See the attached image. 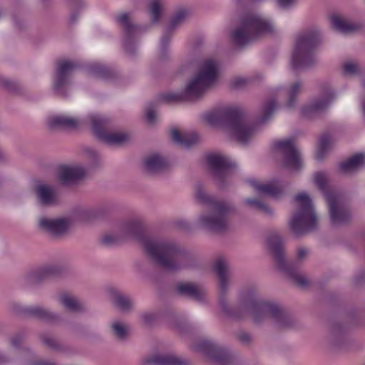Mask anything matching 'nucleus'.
<instances>
[{"instance_id":"30","label":"nucleus","mask_w":365,"mask_h":365,"mask_svg":"<svg viewBox=\"0 0 365 365\" xmlns=\"http://www.w3.org/2000/svg\"><path fill=\"white\" fill-rule=\"evenodd\" d=\"M365 164V155L357 153L342 162L339 165V169L342 173H350L356 171Z\"/></svg>"},{"instance_id":"25","label":"nucleus","mask_w":365,"mask_h":365,"mask_svg":"<svg viewBox=\"0 0 365 365\" xmlns=\"http://www.w3.org/2000/svg\"><path fill=\"white\" fill-rule=\"evenodd\" d=\"M178 293L197 302H203L205 292L202 288L190 282H180L176 285Z\"/></svg>"},{"instance_id":"37","label":"nucleus","mask_w":365,"mask_h":365,"mask_svg":"<svg viewBox=\"0 0 365 365\" xmlns=\"http://www.w3.org/2000/svg\"><path fill=\"white\" fill-rule=\"evenodd\" d=\"M89 71L94 76L104 79L109 78L112 76L111 70L100 63L91 64Z\"/></svg>"},{"instance_id":"44","label":"nucleus","mask_w":365,"mask_h":365,"mask_svg":"<svg viewBox=\"0 0 365 365\" xmlns=\"http://www.w3.org/2000/svg\"><path fill=\"white\" fill-rule=\"evenodd\" d=\"M24 338L23 334H16L13 335L9 339L10 345L15 349L20 348V346L24 341Z\"/></svg>"},{"instance_id":"50","label":"nucleus","mask_w":365,"mask_h":365,"mask_svg":"<svg viewBox=\"0 0 365 365\" xmlns=\"http://www.w3.org/2000/svg\"><path fill=\"white\" fill-rule=\"evenodd\" d=\"M155 119H156V115H155V110H153V109H148L146 110V120L147 121L150 123V124H153L155 123Z\"/></svg>"},{"instance_id":"1","label":"nucleus","mask_w":365,"mask_h":365,"mask_svg":"<svg viewBox=\"0 0 365 365\" xmlns=\"http://www.w3.org/2000/svg\"><path fill=\"white\" fill-rule=\"evenodd\" d=\"M128 240L139 242L148 257L167 270L178 271L195 264L196 258L192 252L174 242L148 235L138 220L123 223L116 233L103 236L101 242L106 246H111Z\"/></svg>"},{"instance_id":"5","label":"nucleus","mask_w":365,"mask_h":365,"mask_svg":"<svg viewBox=\"0 0 365 365\" xmlns=\"http://www.w3.org/2000/svg\"><path fill=\"white\" fill-rule=\"evenodd\" d=\"M195 198L207 206L208 213L201 214L198 222L202 227L213 232H221L227 229L228 217L235 210L231 203L215 199L207 194L204 187L197 184L195 187Z\"/></svg>"},{"instance_id":"13","label":"nucleus","mask_w":365,"mask_h":365,"mask_svg":"<svg viewBox=\"0 0 365 365\" xmlns=\"http://www.w3.org/2000/svg\"><path fill=\"white\" fill-rule=\"evenodd\" d=\"M274 150L282 156L283 165L292 171L302 168L301 154L292 138L276 140L272 144Z\"/></svg>"},{"instance_id":"3","label":"nucleus","mask_w":365,"mask_h":365,"mask_svg":"<svg viewBox=\"0 0 365 365\" xmlns=\"http://www.w3.org/2000/svg\"><path fill=\"white\" fill-rule=\"evenodd\" d=\"M202 118L212 126L225 127L242 144L251 141L257 133V126L250 124L247 117L236 108H218L205 113Z\"/></svg>"},{"instance_id":"36","label":"nucleus","mask_w":365,"mask_h":365,"mask_svg":"<svg viewBox=\"0 0 365 365\" xmlns=\"http://www.w3.org/2000/svg\"><path fill=\"white\" fill-rule=\"evenodd\" d=\"M345 331L344 327L340 324L334 325L329 334L330 343L335 346H339L344 339Z\"/></svg>"},{"instance_id":"52","label":"nucleus","mask_w":365,"mask_h":365,"mask_svg":"<svg viewBox=\"0 0 365 365\" xmlns=\"http://www.w3.org/2000/svg\"><path fill=\"white\" fill-rule=\"evenodd\" d=\"M67 1L70 4L72 9H75L76 8L83 5L81 0H67Z\"/></svg>"},{"instance_id":"57","label":"nucleus","mask_w":365,"mask_h":365,"mask_svg":"<svg viewBox=\"0 0 365 365\" xmlns=\"http://www.w3.org/2000/svg\"><path fill=\"white\" fill-rule=\"evenodd\" d=\"M9 84H10V83L7 79L4 78H0V85L5 86L6 88H9Z\"/></svg>"},{"instance_id":"29","label":"nucleus","mask_w":365,"mask_h":365,"mask_svg":"<svg viewBox=\"0 0 365 365\" xmlns=\"http://www.w3.org/2000/svg\"><path fill=\"white\" fill-rule=\"evenodd\" d=\"M302 84L299 81L294 83L287 91L283 88L279 87L273 89L272 93L275 96H279L285 93L288 96L286 106L289 108L294 107L297 103V98L300 93Z\"/></svg>"},{"instance_id":"2","label":"nucleus","mask_w":365,"mask_h":365,"mask_svg":"<svg viewBox=\"0 0 365 365\" xmlns=\"http://www.w3.org/2000/svg\"><path fill=\"white\" fill-rule=\"evenodd\" d=\"M213 269L219 280L220 304L227 314L236 318L247 316L255 324L271 321L277 329H287L293 325L292 318L279 304L261 298L253 289L244 292L240 296L239 308L232 309L224 298L230 287L229 263L225 258L219 257L214 262Z\"/></svg>"},{"instance_id":"58","label":"nucleus","mask_w":365,"mask_h":365,"mask_svg":"<svg viewBox=\"0 0 365 365\" xmlns=\"http://www.w3.org/2000/svg\"><path fill=\"white\" fill-rule=\"evenodd\" d=\"M7 159L6 154L5 152L0 148V161H4Z\"/></svg>"},{"instance_id":"16","label":"nucleus","mask_w":365,"mask_h":365,"mask_svg":"<svg viewBox=\"0 0 365 365\" xmlns=\"http://www.w3.org/2000/svg\"><path fill=\"white\" fill-rule=\"evenodd\" d=\"M11 309L17 314L37 318L47 322H58L60 320L58 314L41 306H24L14 302L11 304Z\"/></svg>"},{"instance_id":"9","label":"nucleus","mask_w":365,"mask_h":365,"mask_svg":"<svg viewBox=\"0 0 365 365\" xmlns=\"http://www.w3.org/2000/svg\"><path fill=\"white\" fill-rule=\"evenodd\" d=\"M319 41L320 34L316 29L309 30L299 35L292 57L293 69H304L317 63L315 48Z\"/></svg>"},{"instance_id":"20","label":"nucleus","mask_w":365,"mask_h":365,"mask_svg":"<svg viewBox=\"0 0 365 365\" xmlns=\"http://www.w3.org/2000/svg\"><path fill=\"white\" fill-rule=\"evenodd\" d=\"M190 16L186 9L178 10L170 20L168 28L163 33L160 43L159 58L162 60L168 56V45L171 38L172 31L181 23L185 21Z\"/></svg>"},{"instance_id":"43","label":"nucleus","mask_w":365,"mask_h":365,"mask_svg":"<svg viewBox=\"0 0 365 365\" xmlns=\"http://www.w3.org/2000/svg\"><path fill=\"white\" fill-rule=\"evenodd\" d=\"M359 66L356 63L346 62L344 65V72L347 75H355L359 73Z\"/></svg>"},{"instance_id":"10","label":"nucleus","mask_w":365,"mask_h":365,"mask_svg":"<svg viewBox=\"0 0 365 365\" xmlns=\"http://www.w3.org/2000/svg\"><path fill=\"white\" fill-rule=\"evenodd\" d=\"M297 210L289 220L291 231L301 236L317 227V217L311 198L305 192L294 197Z\"/></svg>"},{"instance_id":"19","label":"nucleus","mask_w":365,"mask_h":365,"mask_svg":"<svg viewBox=\"0 0 365 365\" xmlns=\"http://www.w3.org/2000/svg\"><path fill=\"white\" fill-rule=\"evenodd\" d=\"M115 21L123 30V43L126 52L133 54L135 53L133 38L140 31V27L132 23L130 14L128 13L118 14L115 17Z\"/></svg>"},{"instance_id":"54","label":"nucleus","mask_w":365,"mask_h":365,"mask_svg":"<svg viewBox=\"0 0 365 365\" xmlns=\"http://www.w3.org/2000/svg\"><path fill=\"white\" fill-rule=\"evenodd\" d=\"M177 224L179 227L185 229H188L190 227L189 223L185 220H179L177 222Z\"/></svg>"},{"instance_id":"56","label":"nucleus","mask_w":365,"mask_h":365,"mask_svg":"<svg viewBox=\"0 0 365 365\" xmlns=\"http://www.w3.org/2000/svg\"><path fill=\"white\" fill-rule=\"evenodd\" d=\"M78 14L75 11H73L69 18L70 24H73L77 19Z\"/></svg>"},{"instance_id":"23","label":"nucleus","mask_w":365,"mask_h":365,"mask_svg":"<svg viewBox=\"0 0 365 365\" xmlns=\"http://www.w3.org/2000/svg\"><path fill=\"white\" fill-rule=\"evenodd\" d=\"M52 128H60L65 129L76 128L82 125H91L88 115L83 118H75L65 115H58L51 117L48 121Z\"/></svg>"},{"instance_id":"46","label":"nucleus","mask_w":365,"mask_h":365,"mask_svg":"<svg viewBox=\"0 0 365 365\" xmlns=\"http://www.w3.org/2000/svg\"><path fill=\"white\" fill-rule=\"evenodd\" d=\"M96 216V210L94 208L86 207L81 210V217L85 220H89Z\"/></svg>"},{"instance_id":"45","label":"nucleus","mask_w":365,"mask_h":365,"mask_svg":"<svg viewBox=\"0 0 365 365\" xmlns=\"http://www.w3.org/2000/svg\"><path fill=\"white\" fill-rule=\"evenodd\" d=\"M156 317L153 312H145L140 315V320L144 324L150 325L155 322Z\"/></svg>"},{"instance_id":"53","label":"nucleus","mask_w":365,"mask_h":365,"mask_svg":"<svg viewBox=\"0 0 365 365\" xmlns=\"http://www.w3.org/2000/svg\"><path fill=\"white\" fill-rule=\"evenodd\" d=\"M31 365H55V364L51 361L39 360L32 362Z\"/></svg>"},{"instance_id":"39","label":"nucleus","mask_w":365,"mask_h":365,"mask_svg":"<svg viewBox=\"0 0 365 365\" xmlns=\"http://www.w3.org/2000/svg\"><path fill=\"white\" fill-rule=\"evenodd\" d=\"M245 202L246 204L256 208L257 210L264 212V213H266L268 215H273L272 209L269 206H268L267 205H266L265 203H264L263 202H262L259 200L254 199V198H252V199L248 198L245 200Z\"/></svg>"},{"instance_id":"28","label":"nucleus","mask_w":365,"mask_h":365,"mask_svg":"<svg viewBox=\"0 0 365 365\" xmlns=\"http://www.w3.org/2000/svg\"><path fill=\"white\" fill-rule=\"evenodd\" d=\"M145 364L151 365H186L185 359L178 357L174 354H155L145 359Z\"/></svg>"},{"instance_id":"8","label":"nucleus","mask_w":365,"mask_h":365,"mask_svg":"<svg viewBox=\"0 0 365 365\" xmlns=\"http://www.w3.org/2000/svg\"><path fill=\"white\" fill-rule=\"evenodd\" d=\"M314 182L326 198L331 225L339 226L347 223L351 218L349 210L344 197L329 187L326 173H317L314 175Z\"/></svg>"},{"instance_id":"6","label":"nucleus","mask_w":365,"mask_h":365,"mask_svg":"<svg viewBox=\"0 0 365 365\" xmlns=\"http://www.w3.org/2000/svg\"><path fill=\"white\" fill-rule=\"evenodd\" d=\"M267 246L272 254L277 268L284 273L291 280L302 287L309 284L306 277L299 274V262L308 256L306 247H299L297 250V259L294 262H289L285 257L284 242L282 237L276 232H271L267 237Z\"/></svg>"},{"instance_id":"35","label":"nucleus","mask_w":365,"mask_h":365,"mask_svg":"<svg viewBox=\"0 0 365 365\" xmlns=\"http://www.w3.org/2000/svg\"><path fill=\"white\" fill-rule=\"evenodd\" d=\"M113 302L114 305L122 311H128L133 306V301L132 299L125 294L116 293L113 297Z\"/></svg>"},{"instance_id":"26","label":"nucleus","mask_w":365,"mask_h":365,"mask_svg":"<svg viewBox=\"0 0 365 365\" xmlns=\"http://www.w3.org/2000/svg\"><path fill=\"white\" fill-rule=\"evenodd\" d=\"M169 166L168 160L161 155L153 153L144 160V167L150 174H155L167 169Z\"/></svg>"},{"instance_id":"40","label":"nucleus","mask_w":365,"mask_h":365,"mask_svg":"<svg viewBox=\"0 0 365 365\" xmlns=\"http://www.w3.org/2000/svg\"><path fill=\"white\" fill-rule=\"evenodd\" d=\"M149 11L151 15L152 21L158 22L163 9V5L160 0H152L149 5Z\"/></svg>"},{"instance_id":"17","label":"nucleus","mask_w":365,"mask_h":365,"mask_svg":"<svg viewBox=\"0 0 365 365\" xmlns=\"http://www.w3.org/2000/svg\"><path fill=\"white\" fill-rule=\"evenodd\" d=\"M38 227L51 236L59 237L66 235L71 226V220L66 217H40Z\"/></svg>"},{"instance_id":"18","label":"nucleus","mask_w":365,"mask_h":365,"mask_svg":"<svg viewBox=\"0 0 365 365\" xmlns=\"http://www.w3.org/2000/svg\"><path fill=\"white\" fill-rule=\"evenodd\" d=\"M62 270L59 264H48L36 268L29 272L22 279L25 286L30 287L38 284L49 277L56 276Z\"/></svg>"},{"instance_id":"27","label":"nucleus","mask_w":365,"mask_h":365,"mask_svg":"<svg viewBox=\"0 0 365 365\" xmlns=\"http://www.w3.org/2000/svg\"><path fill=\"white\" fill-rule=\"evenodd\" d=\"M250 185L260 194L278 197L282 193L284 186L281 182L277 180L270 181L267 183L261 184L255 180L250 181Z\"/></svg>"},{"instance_id":"21","label":"nucleus","mask_w":365,"mask_h":365,"mask_svg":"<svg viewBox=\"0 0 365 365\" xmlns=\"http://www.w3.org/2000/svg\"><path fill=\"white\" fill-rule=\"evenodd\" d=\"M86 175V170L81 165H62L58 168L57 178L62 185L69 187L78 183Z\"/></svg>"},{"instance_id":"33","label":"nucleus","mask_w":365,"mask_h":365,"mask_svg":"<svg viewBox=\"0 0 365 365\" xmlns=\"http://www.w3.org/2000/svg\"><path fill=\"white\" fill-rule=\"evenodd\" d=\"M332 27L337 31L346 34L352 32L358 29L356 24L349 22L344 18L339 16H332L331 17Z\"/></svg>"},{"instance_id":"48","label":"nucleus","mask_w":365,"mask_h":365,"mask_svg":"<svg viewBox=\"0 0 365 365\" xmlns=\"http://www.w3.org/2000/svg\"><path fill=\"white\" fill-rule=\"evenodd\" d=\"M249 80L247 78L238 77L232 81V86L235 88H240L248 83Z\"/></svg>"},{"instance_id":"11","label":"nucleus","mask_w":365,"mask_h":365,"mask_svg":"<svg viewBox=\"0 0 365 365\" xmlns=\"http://www.w3.org/2000/svg\"><path fill=\"white\" fill-rule=\"evenodd\" d=\"M88 120L97 138L109 145H120L129 139L125 132H110L109 120L103 115L92 113L88 114Z\"/></svg>"},{"instance_id":"4","label":"nucleus","mask_w":365,"mask_h":365,"mask_svg":"<svg viewBox=\"0 0 365 365\" xmlns=\"http://www.w3.org/2000/svg\"><path fill=\"white\" fill-rule=\"evenodd\" d=\"M218 73L219 63L216 60L212 58L204 59L198 72L187 83L183 91L165 93L161 96V98L168 103L195 101L200 98L207 88L215 84Z\"/></svg>"},{"instance_id":"22","label":"nucleus","mask_w":365,"mask_h":365,"mask_svg":"<svg viewBox=\"0 0 365 365\" xmlns=\"http://www.w3.org/2000/svg\"><path fill=\"white\" fill-rule=\"evenodd\" d=\"M334 98V92L331 89H328L322 97L314 99L302 107L301 110L302 115L307 118H313L317 116L327 108L330 102Z\"/></svg>"},{"instance_id":"59","label":"nucleus","mask_w":365,"mask_h":365,"mask_svg":"<svg viewBox=\"0 0 365 365\" xmlns=\"http://www.w3.org/2000/svg\"><path fill=\"white\" fill-rule=\"evenodd\" d=\"M363 87L365 89V81L363 82Z\"/></svg>"},{"instance_id":"15","label":"nucleus","mask_w":365,"mask_h":365,"mask_svg":"<svg viewBox=\"0 0 365 365\" xmlns=\"http://www.w3.org/2000/svg\"><path fill=\"white\" fill-rule=\"evenodd\" d=\"M78 67V63L74 61L62 60L58 62L53 78V88L57 94L66 96L71 85L69 77Z\"/></svg>"},{"instance_id":"31","label":"nucleus","mask_w":365,"mask_h":365,"mask_svg":"<svg viewBox=\"0 0 365 365\" xmlns=\"http://www.w3.org/2000/svg\"><path fill=\"white\" fill-rule=\"evenodd\" d=\"M59 302L68 311L73 312H81L84 311L83 304L76 297L68 294H61L58 297Z\"/></svg>"},{"instance_id":"32","label":"nucleus","mask_w":365,"mask_h":365,"mask_svg":"<svg viewBox=\"0 0 365 365\" xmlns=\"http://www.w3.org/2000/svg\"><path fill=\"white\" fill-rule=\"evenodd\" d=\"M172 138L175 143L184 148H189L198 140V137L195 133L181 134L175 128L172 130Z\"/></svg>"},{"instance_id":"34","label":"nucleus","mask_w":365,"mask_h":365,"mask_svg":"<svg viewBox=\"0 0 365 365\" xmlns=\"http://www.w3.org/2000/svg\"><path fill=\"white\" fill-rule=\"evenodd\" d=\"M277 104L275 99H269L267 101L262 108L261 116L259 118L257 123L262 124L266 123L272 116L273 112L277 108Z\"/></svg>"},{"instance_id":"24","label":"nucleus","mask_w":365,"mask_h":365,"mask_svg":"<svg viewBox=\"0 0 365 365\" xmlns=\"http://www.w3.org/2000/svg\"><path fill=\"white\" fill-rule=\"evenodd\" d=\"M35 193L38 204L50 206L57 201L56 188L53 185L39 183L35 187Z\"/></svg>"},{"instance_id":"42","label":"nucleus","mask_w":365,"mask_h":365,"mask_svg":"<svg viewBox=\"0 0 365 365\" xmlns=\"http://www.w3.org/2000/svg\"><path fill=\"white\" fill-rule=\"evenodd\" d=\"M41 339L42 342L50 349L56 351L62 350L61 344L56 339L46 334L42 335Z\"/></svg>"},{"instance_id":"49","label":"nucleus","mask_w":365,"mask_h":365,"mask_svg":"<svg viewBox=\"0 0 365 365\" xmlns=\"http://www.w3.org/2000/svg\"><path fill=\"white\" fill-rule=\"evenodd\" d=\"M85 152H86L88 158H89L93 162H96L99 159V154L95 150H93L92 148H86L85 150Z\"/></svg>"},{"instance_id":"12","label":"nucleus","mask_w":365,"mask_h":365,"mask_svg":"<svg viewBox=\"0 0 365 365\" xmlns=\"http://www.w3.org/2000/svg\"><path fill=\"white\" fill-rule=\"evenodd\" d=\"M206 160L210 172L220 187H224L231 178L232 168L235 167L228 157L217 154L210 153L206 155Z\"/></svg>"},{"instance_id":"38","label":"nucleus","mask_w":365,"mask_h":365,"mask_svg":"<svg viewBox=\"0 0 365 365\" xmlns=\"http://www.w3.org/2000/svg\"><path fill=\"white\" fill-rule=\"evenodd\" d=\"M331 148V140L328 135H323L319 141L318 150L316 154L317 160H322Z\"/></svg>"},{"instance_id":"47","label":"nucleus","mask_w":365,"mask_h":365,"mask_svg":"<svg viewBox=\"0 0 365 365\" xmlns=\"http://www.w3.org/2000/svg\"><path fill=\"white\" fill-rule=\"evenodd\" d=\"M297 0H277V5L282 9H289L293 7Z\"/></svg>"},{"instance_id":"7","label":"nucleus","mask_w":365,"mask_h":365,"mask_svg":"<svg viewBox=\"0 0 365 365\" xmlns=\"http://www.w3.org/2000/svg\"><path fill=\"white\" fill-rule=\"evenodd\" d=\"M273 31L274 25L269 20L259 15L249 14L245 16L239 26L232 31L231 38L237 46H243Z\"/></svg>"},{"instance_id":"55","label":"nucleus","mask_w":365,"mask_h":365,"mask_svg":"<svg viewBox=\"0 0 365 365\" xmlns=\"http://www.w3.org/2000/svg\"><path fill=\"white\" fill-rule=\"evenodd\" d=\"M9 359L6 356L0 352V365H3L9 362Z\"/></svg>"},{"instance_id":"41","label":"nucleus","mask_w":365,"mask_h":365,"mask_svg":"<svg viewBox=\"0 0 365 365\" xmlns=\"http://www.w3.org/2000/svg\"><path fill=\"white\" fill-rule=\"evenodd\" d=\"M113 334L119 339H123L128 334V329L125 324L115 322L111 325Z\"/></svg>"},{"instance_id":"14","label":"nucleus","mask_w":365,"mask_h":365,"mask_svg":"<svg viewBox=\"0 0 365 365\" xmlns=\"http://www.w3.org/2000/svg\"><path fill=\"white\" fill-rule=\"evenodd\" d=\"M197 349L217 365H233L235 357L225 347L210 341H201Z\"/></svg>"},{"instance_id":"51","label":"nucleus","mask_w":365,"mask_h":365,"mask_svg":"<svg viewBox=\"0 0 365 365\" xmlns=\"http://www.w3.org/2000/svg\"><path fill=\"white\" fill-rule=\"evenodd\" d=\"M238 339L240 341L245 344H248L251 340L250 335L245 332L240 333L238 335Z\"/></svg>"}]
</instances>
